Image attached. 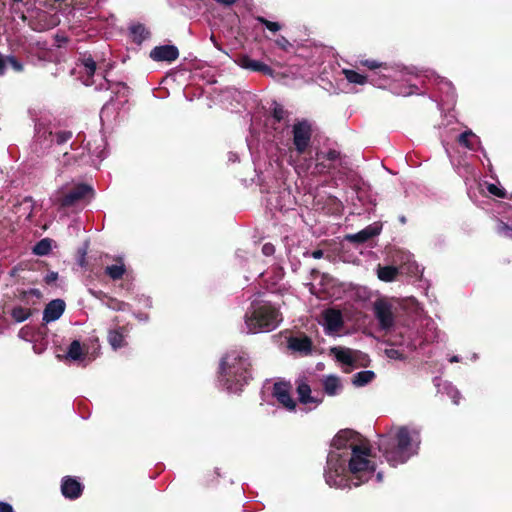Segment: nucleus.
Segmentation results:
<instances>
[{
    "label": "nucleus",
    "instance_id": "f3484780",
    "mask_svg": "<svg viewBox=\"0 0 512 512\" xmlns=\"http://www.w3.org/2000/svg\"><path fill=\"white\" fill-rule=\"evenodd\" d=\"M288 348L300 355H308L312 351V341L307 336L290 337Z\"/></svg>",
    "mask_w": 512,
    "mask_h": 512
},
{
    "label": "nucleus",
    "instance_id": "c03bdc74",
    "mask_svg": "<svg viewBox=\"0 0 512 512\" xmlns=\"http://www.w3.org/2000/svg\"><path fill=\"white\" fill-rule=\"evenodd\" d=\"M275 252V247L273 244L271 243H266L263 245L262 247V253L265 255V256H271L273 255Z\"/></svg>",
    "mask_w": 512,
    "mask_h": 512
},
{
    "label": "nucleus",
    "instance_id": "1a4fd4ad",
    "mask_svg": "<svg viewBox=\"0 0 512 512\" xmlns=\"http://www.w3.org/2000/svg\"><path fill=\"white\" fill-rule=\"evenodd\" d=\"M92 192L91 187L84 184L74 186L69 192L61 196L57 202L61 207H70L85 199Z\"/></svg>",
    "mask_w": 512,
    "mask_h": 512
},
{
    "label": "nucleus",
    "instance_id": "5701e85b",
    "mask_svg": "<svg viewBox=\"0 0 512 512\" xmlns=\"http://www.w3.org/2000/svg\"><path fill=\"white\" fill-rule=\"evenodd\" d=\"M105 273L113 280L120 279L125 273V266L123 262L120 260L119 263L107 266L105 268Z\"/></svg>",
    "mask_w": 512,
    "mask_h": 512
},
{
    "label": "nucleus",
    "instance_id": "9d476101",
    "mask_svg": "<svg viewBox=\"0 0 512 512\" xmlns=\"http://www.w3.org/2000/svg\"><path fill=\"white\" fill-rule=\"evenodd\" d=\"M291 387L288 383L278 382L273 386V396L281 403L287 410L293 411L296 407V402L291 396Z\"/></svg>",
    "mask_w": 512,
    "mask_h": 512
},
{
    "label": "nucleus",
    "instance_id": "49530a36",
    "mask_svg": "<svg viewBox=\"0 0 512 512\" xmlns=\"http://www.w3.org/2000/svg\"><path fill=\"white\" fill-rule=\"evenodd\" d=\"M23 294H24V296L30 294V295L35 296L36 298L41 297V292L38 289H30L29 291H26Z\"/></svg>",
    "mask_w": 512,
    "mask_h": 512
},
{
    "label": "nucleus",
    "instance_id": "473e14b6",
    "mask_svg": "<svg viewBox=\"0 0 512 512\" xmlns=\"http://www.w3.org/2000/svg\"><path fill=\"white\" fill-rule=\"evenodd\" d=\"M105 305L112 310H124L126 304L114 298L107 297Z\"/></svg>",
    "mask_w": 512,
    "mask_h": 512
},
{
    "label": "nucleus",
    "instance_id": "f257e3e1",
    "mask_svg": "<svg viewBox=\"0 0 512 512\" xmlns=\"http://www.w3.org/2000/svg\"><path fill=\"white\" fill-rule=\"evenodd\" d=\"M371 449L367 440L358 433L345 429L336 434L331 443L324 473L325 481L330 487H350L348 471L352 474L355 487L367 482L374 472V465L369 460Z\"/></svg>",
    "mask_w": 512,
    "mask_h": 512
},
{
    "label": "nucleus",
    "instance_id": "6e6d98bb",
    "mask_svg": "<svg viewBox=\"0 0 512 512\" xmlns=\"http://www.w3.org/2000/svg\"><path fill=\"white\" fill-rule=\"evenodd\" d=\"M450 362L451 363H454V362H459V357L458 356H453L450 358Z\"/></svg>",
    "mask_w": 512,
    "mask_h": 512
},
{
    "label": "nucleus",
    "instance_id": "7c9ffc66",
    "mask_svg": "<svg viewBox=\"0 0 512 512\" xmlns=\"http://www.w3.org/2000/svg\"><path fill=\"white\" fill-rule=\"evenodd\" d=\"M439 85L440 91H445L446 99H442V101L452 102L454 100V88L449 81L441 80Z\"/></svg>",
    "mask_w": 512,
    "mask_h": 512
},
{
    "label": "nucleus",
    "instance_id": "b1692460",
    "mask_svg": "<svg viewBox=\"0 0 512 512\" xmlns=\"http://www.w3.org/2000/svg\"><path fill=\"white\" fill-rule=\"evenodd\" d=\"M130 32L133 36V40L137 43H141L149 37L148 30L142 24L133 25L130 28Z\"/></svg>",
    "mask_w": 512,
    "mask_h": 512
},
{
    "label": "nucleus",
    "instance_id": "423d86ee",
    "mask_svg": "<svg viewBox=\"0 0 512 512\" xmlns=\"http://www.w3.org/2000/svg\"><path fill=\"white\" fill-rule=\"evenodd\" d=\"M293 144L298 154L306 152L310 146L312 128L308 121L303 120L293 125Z\"/></svg>",
    "mask_w": 512,
    "mask_h": 512
},
{
    "label": "nucleus",
    "instance_id": "dca6fc26",
    "mask_svg": "<svg viewBox=\"0 0 512 512\" xmlns=\"http://www.w3.org/2000/svg\"><path fill=\"white\" fill-rule=\"evenodd\" d=\"M61 491L64 497L69 499H77L82 494L83 486L76 479L72 477H65L62 480Z\"/></svg>",
    "mask_w": 512,
    "mask_h": 512
},
{
    "label": "nucleus",
    "instance_id": "de8ad7c7",
    "mask_svg": "<svg viewBox=\"0 0 512 512\" xmlns=\"http://www.w3.org/2000/svg\"><path fill=\"white\" fill-rule=\"evenodd\" d=\"M0 512H13V510L9 504L0 502Z\"/></svg>",
    "mask_w": 512,
    "mask_h": 512
},
{
    "label": "nucleus",
    "instance_id": "2eb2a0df",
    "mask_svg": "<svg viewBox=\"0 0 512 512\" xmlns=\"http://www.w3.org/2000/svg\"><path fill=\"white\" fill-rule=\"evenodd\" d=\"M65 310V302L61 299H55L49 302L43 312V321L49 323L59 319Z\"/></svg>",
    "mask_w": 512,
    "mask_h": 512
},
{
    "label": "nucleus",
    "instance_id": "a878e982",
    "mask_svg": "<svg viewBox=\"0 0 512 512\" xmlns=\"http://www.w3.org/2000/svg\"><path fill=\"white\" fill-rule=\"evenodd\" d=\"M374 376V372L369 370L358 372L353 376V384L355 386H364L371 382Z\"/></svg>",
    "mask_w": 512,
    "mask_h": 512
},
{
    "label": "nucleus",
    "instance_id": "09e8293b",
    "mask_svg": "<svg viewBox=\"0 0 512 512\" xmlns=\"http://www.w3.org/2000/svg\"><path fill=\"white\" fill-rule=\"evenodd\" d=\"M6 68V57L0 54V74L4 73Z\"/></svg>",
    "mask_w": 512,
    "mask_h": 512
},
{
    "label": "nucleus",
    "instance_id": "e433bc0d",
    "mask_svg": "<svg viewBox=\"0 0 512 512\" xmlns=\"http://www.w3.org/2000/svg\"><path fill=\"white\" fill-rule=\"evenodd\" d=\"M446 389H447V394L452 399L453 403L458 404L459 399H460L459 391L451 385H447Z\"/></svg>",
    "mask_w": 512,
    "mask_h": 512
},
{
    "label": "nucleus",
    "instance_id": "cd10ccee",
    "mask_svg": "<svg viewBox=\"0 0 512 512\" xmlns=\"http://www.w3.org/2000/svg\"><path fill=\"white\" fill-rule=\"evenodd\" d=\"M31 310L29 308H25L22 306H16L12 309L11 316L12 318L20 323L27 320L31 316Z\"/></svg>",
    "mask_w": 512,
    "mask_h": 512
},
{
    "label": "nucleus",
    "instance_id": "37998d69",
    "mask_svg": "<svg viewBox=\"0 0 512 512\" xmlns=\"http://www.w3.org/2000/svg\"><path fill=\"white\" fill-rule=\"evenodd\" d=\"M76 157L69 152H64L62 155V159L60 160L63 165H69L72 161H75Z\"/></svg>",
    "mask_w": 512,
    "mask_h": 512
},
{
    "label": "nucleus",
    "instance_id": "3c124183",
    "mask_svg": "<svg viewBox=\"0 0 512 512\" xmlns=\"http://www.w3.org/2000/svg\"><path fill=\"white\" fill-rule=\"evenodd\" d=\"M311 255L315 259H320L323 257V251L318 249V250L313 251Z\"/></svg>",
    "mask_w": 512,
    "mask_h": 512
},
{
    "label": "nucleus",
    "instance_id": "a211bd4d",
    "mask_svg": "<svg viewBox=\"0 0 512 512\" xmlns=\"http://www.w3.org/2000/svg\"><path fill=\"white\" fill-rule=\"evenodd\" d=\"M381 232V227L378 224L369 225L356 234L348 236V239L353 242L364 243L369 239L377 236Z\"/></svg>",
    "mask_w": 512,
    "mask_h": 512
},
{
    "label": "nucleus",
    "instance_id": "69168bd1",
    "mask_svg": "<svg viewBox=\"0 0 512 512\" xmlns=\"http://www.w3.org/2000/svg\"><path fill=\"white\" fill-rule=\"evenodd\" d=\"M12 1L15 2V3L23 2V0H12Z\"/></svg>",
    "mask_w": 512,
    "mask_h": 512
},
{
    "label": "nucleus",
    "instance_id": "72a5a7b5",
    "mask_svg": "<svg viewBox=\"0 0 512 512\" xmlns=\"http://www.w3.org/2000/svg\"><path fill=\"white\" fill-rule=\"evenodd\" d=\"M84 67H85V73L88 77H92L96 70V63L92 58H86L83 61Z\"/></svg>",
    "mask_w": 512,
    "mask_h": 512
},
{
    "label": "nucleus",
    "instance_id": "39448f33",
    "mask_svg": "<svg viewBox=\"0 0 512 512\" xmlns=\"http://www.w3.org/2000/svg\"><path fill=\"white\" fill-rule=\"evenodd\" d=\"M72 138V132L68 130H53L48 126L36 124L35 141L33 149L38 154H44L54 144L62 146Z\"/></svg>",
    "mask_w": 512,
    "mask_h": 512
},
{
    "label": "nucleus",
    "instance_id": "bb28decb",
    "mask_svg": "<svg viewBox=\"0 0 512 512\" xmlns=\"http://www.w3.org/2000/svg\"><path fill=\"white\" fill-rule=\"evenodd\" d=\"M342 72H343L345 78L350 83L359 84V85H364L365 83H367V77L365 75H362V74L354 71V70L343 69Z\"/></svg>",
    "mask_w": 512,
    "mask_h": 512
},
{
    "label": "nucleus",
    "instance_id": "5fc2aeb1",
    "mask_svg": "<svg viewBox=\"0 0 512 512\" xmlns=\"http://www.w3.org/2000/svg\"><path fill=\"white\" fill-rule=\"evenodd\" d=\"M396 353H397V351H395V350H393V349H391V350H389V351H388V355H389V357H392V358L396 357V356H395V355H396Z\"/></svg>",
    "mask_w": 512,
    "mask_h": 512
},
{
    "label": "nucleus",
    "instance_id": "0eeeda50",
    "mask_svg": "<svg viewBox=\"0 0 512 512\" xmlns=\"http://www.w3.org/2000/svg\"><path fill=\"white\" fill-rule=\"evenodd\" d=\"M375 317L383 330H388L394 325L393 305L386 300H377L374 303Z\"/></svg>",
    "mask_w": 512,
    "mask_h": 512
},
{
    "label": "nucleus",
    "instance_id": "8fccbe9b",
    "mask_svg": "<svg viewBox=\"0 0 512 512\" xmlns=\"http://www.w3.org/2000/svg\"><path fill=\"white\" fill-rule=\"evenodd\" d=\"M98 89H110L109 81L106 79H103L102 82L99 84Z\"/></svg>",
    "mask_w": 512,
    "mask_h": 512
},
{
    "label": "nucleus",
    "instance_id": "f8f14e48",
    "mask_svg": "<svg viewBox=\"0 0 512 512\" xmlns=\"http://www.w3.org/2000/svg\"><path fill=\"white\" fill-rule=\"evenodd\" d=\"M235 62L237 63L238 66H240L243 69L251 70L254 72H260L264 75H273V70L271 69V67H269L268 65L261 61L254 60L247 55L238 56Z\"/></svg>",
    "mask_w": 512,
    "mask_h": 512
},
{
    "label": "nucleus",
    "instance_id": "ddd939ff",
    "mask_svg": "<svg viewBox=\"0 0 512 512\" xmlns=\"http://www.w3.org/2000/svg\"><path fill=\"white\" fill-rule=\"evenodd\" d=\"M297 394L298 400L303 405H309V409L316 408L320 403L321 399L313 396L311 393L310 386L303 380H297Z\"/></svg>",
    "mask_w": 512,
    "mask_h": 512
},
{
    "label": "nucleus",
    "instance_id": "6e6552de",
    "mask_svg": "<svg viewBox=\"0 0 512 512\" xmlns=\"http://www.w3.org/2000/svg\"><path fill=\"white\" fill-rule=\"evenodd\" d=\"M320 323L327 334L338 333L344 324L342 313L334 308L325 309L321 314Z\"/></svg>",
    "mask_w": 512,
    "mask_h": 512
},
{
    "label": "nucleus",
    "instance_id": "0e129e2a",
    "mask_svg": "<svg viewBox=\"0 0 512 512\" xmlns=\"http://www.w3.org/2000/svg\"><path fill=\"white\" fill-rule=\"evenodd\" d=\"M108 108V105L106 104L103 109H102V113H104V111Z\"/></svg>",
    "mask_w": 512,
    "mask_h": 512
},
{
    "label": "nucleus",
    "instance_id": "a18cd8bd",
    "mask_svg": "<svg viewBox=\"0 0 512 512\" xmlns=\"http://www.w3.org/2000/svg\"><path fill=\"white\" fill-rule=\"evenodd\" d=\"M328 166H326L325 164L321 163V162H318L316 165H315V172L316 173H325L327 170H328Z\"/></svg>",
    "mask_w": 512,
    "mask_h": 512
},
{
    "label": "nucleus",
    "instance_id": "864d4df0",
    "mask_svg": "<svg viewBox=\"0 0 512 512\" xmlns=\"http://www.w3.org/2000/svg\"><path fill=\"white\" fill-rule=\"evenodd\" d=\"M218 3L224 4V5H233L238 0H215Z\"/></svg>",
    "mask_w": 512,
    "mask_h": 512
},
{
    "label": "nucleus",
    "instance_id": "79ce46f5",
    "mask_svg": "<svg viewBox=\"0 0 512 512\" xmlns=\"http://www.w3.org/2000/svg\"><path fill=\"white\" fill-rule=\"evenodd\" d=\"M361 64L366 66V67H368L371 70H374V69L382 67V64L378 63L375 60H365V61H362Z\"/></svg>",
    "mask_w": 512,
    "mask_h": 512
},
{
    "label": "nucleus",
    "instance_id": "603ef678",
    "mask_svg": "<svg viewBox=\"0 0 512 512\" xmlns=\"http://www.w3.org/2000/svg\"><path fill=\"white\" fill-rule=\"evenodd\" d=\"M414 89H416V85L415 84H410L408 90L405 91V92H401V94H403V95H410V94L414 93Z\"/></svg>",
    "mask_w": 512,
    "mask_h": 512
},
{
    "label": "nucleus",
    "instance_id": "e2e57ef3",
    "mask_svg": "<svg viewBox=\"0 0 512 512\" xmlns=\"http://www.w3.org/2000/svg\"><path fill=\"white\" fill-rule=\"evenodd\" d=\"M84 83H85V85H91V84H92V82H90L88 79H87V80H85V82H84Z\"/></svg>",
    "mask_w": 512,
    "mask_h": 512
},
{
    "label": "nucleus",
    "instance_id": "bf43d9fd",
    "mask_svg": "<svg viewBox=\"0 0 512 512\" xmlns=\"http://www.w3.org/2000/svg\"><path fill=\"white\" fill-rule=\"evenodd\" d=\"M117 87H119V88H121L123 90H127V87L124 84H122V83L117 84Z\"/></svg>",
    "mask_w": 512,
    "mask_h": 512
},
{
    "label": "nucleus",
    "instance_id": "f704fd0d",
    "mask_svg": "<svg viewBox=\"0 0 512 512\" xmlns=\"http://www.w3.org/2000/svg\"><path fill=\"white\" fill-rule=\"evenodd\" d=\"M257 20L260 23H262L263 25H265L266 28L269 29L272 32H277V31H279L281 29V26H280L279 23L269 21V20L265 19L264 17H258Z\"/></svg>",
    "mask_w": 512,
    "mask_h": 512
},
{
    "label": "nucleus",
    "instance_id": "393cba45",
    "mask_svg": "<svg viewBox=\"0 0 512 512\" xmlns=\"http://www.w3.org/2000/svg\"><path fill=\"white\" fill-rule=\"evenodd\" d=\"M52 249V240L49 238H44L36 243L33 247V253L38 256H44L49 254Z\"/></svg>",
    "mask_w": 512,
    "mask_h": 512
},
{
    "label": "nucleus",
    "instance_id": "a19ab883",
    "mask_svg": "<svg viewBox=\"0 0 512 512\" xmlns=\"http://www.w3.org/2000/svg\"><path fill=\"white\" fill-rule=\"evenodd\" d=\"M488 191H489L491 194L495 195V196H498V197H501V198L505 197V192H504L503 190H501L500 188H498V187H497L496 185H494V184H490V185L488 186Z\"/></svg>",
    "mask_w": 512,
    "mask_h": 512
},
{
    "label": "nucleus",
    "instance_id": "c9c22d12",
    "mask_svg": "<svg viewBox=\"0 0 512 512\" xmlns=\"http://www.w3.org/2000/svg\"><path fill=\"white\" fill-rule=\"evenodd\" d=\"M7 66H11L17 72H20L23 69L22 64L14 56L6 57V67Z\"/></svg>",
    "mask_w": 512,
    "mask_h": 512
},
{
    "label": "nucleus",
    "instance_id": "4c0bfd02",
    "mask_svg": "<svg viewBox=\"0 0 512 512\" xmlns=\"http://www.w3.org/2000/svg\"><path fill=\"white\" fill-rule=\"evenodd\" d=\"M322 156L329 161H336L340 157V153L336 150H329L326 154H317V159L319 160Z\"/></svg>",
    "mask_w": 512,
    "mask_h": 512
},
{
    "label": "nucleus",
    "instance_id": "4d7b16f0",
    "mask_svg": "<svg viewBox=\"0 0 512 512\" xmlns=\"http://www.w3.org/2000/svg\"><path fill=\"white\" fill-rule=\"evenodd\" d=\"M56 276H57L56 274L52 273L50 276H48L47 281L49 282V281H51V280H55V279H56Z\"/></svg>",
    "mask_w": 512,
    "mask_h": 512
},
{
    "label": "nucleus",
    "instance_id": "aec40b11",
    "mask_svg": "<svg viewBox=\"0 0 512 512\" xmlns=\"http://www.w3.org/2000/svg\"><path fill=\"white\" fill-rule=\"evenodd\" d=\"M458 141L469 150H475L480 144L479 137L471 130L465 131L459 135Z\"/></svg>",
    "mask_w": 512,
    "mask_h": 512
},
{
    "label": "nucleus",
    "instance_id": "13d9d810",
    "mask_svg": "<svg viewBox=\"0 0 512 512\" xmlns=\"http://www.w3.org/2000/svg\"><path fill=\"white\" fill-rule=\"evenodd\" d=\"M399 221H400L402 224H405V223H406V217H405V216H400V217H399Z\"/></svg>",
    "mask_w": 512,
    "mask_h": 512
},
{
    "label": "nucleus",
    "instance_id": "9b49d317",
    "mask_svg": "<svg viewBox=\"0 0 512 512\" xmlns=\"http://www.w3.org/2000/svg\"><path fill=\"white\" fill-rule=\"evenodd\" d=\"M35 204L29 197L24 198L20 203L14 205L13 214L16 216V221L20 224L29 222L33 217Z\"/></svg>",
    "mask_w": 512,
    "mask_h": 512
},
{
    "label": "nucleus",
    "instance_id": "052dcab7",
    "mask_svg": "<svg viewBox=\"0 0 512 512\" xmlns=\"http://www.w3.org/2000/svg\"><path fill=\"white\" fill-rule=\"evenodd\" d=\"M376 477H377L378 482L382 481V477H383L382 473H378Z\"/></svg>",
    "mask_w": 512,
    "mask_h": 512
},
{
    "label": "nucleus",
    "instance_id": "7ed1b4c3",
    "mask_svg": "<svg viewBox=\"0 0 512 512\" xmlns=\"http://www.w3.org/2000/svg\"><path fill=\"white\" fill-rule=\"evenodd\" d=\"M249 361L244 352L231 351L227 353L220 363V382L232 393L242 390L247 384L249 373Z\"/></svg>",
    "mask_w": 512,
    "mask_h": 512
},
{
    "label": "nucleus",
    "instance_id": "4468645a",
    "mask_svg": "<svg viewBox=\"0 0 512 512\" xmlns=\"http://www.w3.org/2000/svg\"><path fill=\"white\" fill-rule=\"evenodd\" d=\"M178 56L179 51L177 47L173 45L157 46L150 52V57L157 62H173L178 58Z\"/></svg>",
    "mask_w": 512,
    "mask_h": 512
},
{
    "label": "nucleus",
    "instance_id": "680f3d73",
    "mask_svg": "<svg viewBox=\"0 0 512 512\" xmlns=\"http://www.w3.org/2000/svg\"><path fill=\"white\" fill-rule=\"evenodd\" d=\"M41 17L43 18V20H46L48 18V15L46 13H43Z\"/></svg>",
    "mask_w": 512,
    "mask_h": 512
},
{
    "label": "nucleus",
    "instance_id": "2f4dec72",
    "mask_svg": "<svg viewBox=\"0 0 512 512\" xmlns=\"http://www.w3.org/2000/svg\"><path fill=\"white\" fill-rule=\"evenodd\" d=\"M496 231L501 236L512 238V226H509L501 220L497 221Z\"/></svg>",
    "mask_w": 512,
    "mask_h": 512
},
{
    "label": "nucleus",
    "instance_id": "6ab92c4d",
    "mask_svg": "<svg viewBox=\"0 0 512 512\" xmlns=\"http://www.w3.org/2000/svg\"><path fill=\"white\" fill-rule=\"evenodd\" d=\"M322 384L325 393L330 396L339 394L343 388L340 378L335 375L325 376Z\"/></svg>",
    "mask_w": 512,
    "mask_h": 512
},
{
    "label": "nucleus",
    "instance_id": "4be33fe9",
    "mask_svg": "<svg viewBox=\"0 0 512 512\" xmlns=\"http://www.w3.org/2000/svg\"><path fill=\"white\" fill-rule=\"evenodd\" d=\"M335 357L338 361L351 365L355 362V352L348 348H335L334 349Z\"/></svg>",
    "mask_w": 512,
    "mask_h": 512
},
{
    "label": "nucleus",
    "instance_id": "ea45409f",
    "mask_svg": "<svg viewBox=\"0 0 512 512\" xmlns=\"http://www.w3.org/2000/svg\"><path fill=\"white\" fill-rule=\"evenodd\" d=\"M32 29L33 30H36V31H44V30H48L50 28H52L54 25H55V22H51V23H31L30 24Z\"/></svg>",
    "mask_w": 512,
    "mask_h": 512
},
{
    "label": "nucleus",
    "instance_id": "58836bf2",
    "mask_svg": "<svg viewBox=\"0 0 512 512\" xmlns=\"http://www.w3.org/2000/svg\"><path fill=\"white\" fill-rule=\"evenodd\" d=\"M285 114H286V111L284 110V108L281 105L276 104L274 106V108H273V117L277 121L283 120L284 117H285Z\"/></svg>",
    "mask_w": 512,
    "mask_h": 512
},
{
    "label": "nucleus",
    "instance_id": "c85d7f7f",
    "mask_svg": "<svg viewBox=\"0 0 512 512\" xmlns=\"http://www.w3.org/2000/svg\"><path fill=\"white\" fill-rule=\"evenodd\" d=\"M108 341L113 349L124 346V335L120 330H111L108 334Z\"/></svg>",
    "mask_w": 512,
    "mask_h": 512
},
{
    "label": "nucleus",
    "instance_id": "412c9836",
    "mask_svg": "<svg viewBox=\"0 0 512 512\" xmlns=\"http://www.w3.org/2000/svg\"><path fill=\"white\" fill-rule=\"evenodd\" d=\"M399 274L398 268L393 266H381L377 268V276L381 281L391 282L394 281Z\"/></svg>",
    "mask_w": 512,
    "mask_h": 512
},
{
    "label": "nucleus",
    "instance_id": "c756f323",
    "mask_svg": "<svg viewBox=\"0 0 512 512\" xmlns=\"http://www.w3.org/2000/svg\"><path fill=\"white\" fill-rule=\"evenodd\" d=\"M83 353H82V347L79 341L74 340L67 351V357L72 360H79L81 359Z\"/></svg>",
    "mask_w": 512,
    "mask_h": 512
},
{
    "label": "nucleus",
    "instance_id": "f03ea898",
    "mask_svg": "<svg viewBox=\"0 0 512 512\" xmlns=\"http://www.w3.org/2000/svg\"><path fill=\"white\" fill-rule=\"evenodd\" d=\"M420 431L412 426H391L378 435V449L393 467L403 464L417 454L420 445Z\"/></svg>",
    "mask_w": 512,
    "mask_h": 512
},
{
    "label": "nucleus",
    "instance_id": "20e7f679",
    "mask_svg": "<svg viewBox=\"0 0 512 512\" xmlns=\"http://www.w3.org/2000/svg\"><path fill=\"white\" fill-rule=\"evenodd\" d=\"M278 309L268 302H253L245 315L243 332L260 333L274 330L281 322Z\"/></svg>",
    "mask_w": 512,
    "mask_h": 512
}]
</instances>
